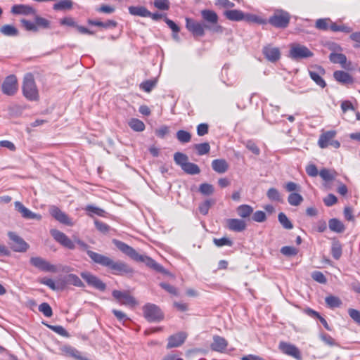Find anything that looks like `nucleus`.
<instances>
[{"label": "nucleus", "mask_w": 360, "mask_h": 360, "mask_svg": "<svg viewBox=\"0 0 360 360\" xmlns=\"http://www.w3.org/2000/svg\"><path fill=\"white\" fill-rule=\"evenodd\" d=\"M113 243L120 251H122L123 253L129 256L134 261L143 262L148 266L158 272H161L165 274H168V271H166L162 265L157 263L154 259L148 257L147 255L139 254L136 250L127 244L117 240H114Z\"/></svg>", "instance_id": "1"}, {"label": "nucleus", "mask_w": 360, "mask_h": 360, "mask_svg": "<svg viewBox=\"0 0 360 360\" xmlns=\"http://www.w3.org/2000/svg\"><path fill=\"white\" fill-rule=\"evenodd\" d=\"M201 16L205 22L206 30L218 34L224 32V27L218 23L219 17L216 12L209 9L202 10Z\"/></svg>", "instance_id": "2"}, {"label": "nucleus", "mask_w": 360, "mask_h": 360, "mask_svg": "<svg viewBox=\"0 0 360 360\" xmlns=\"http://www.w3.org/2000/svg\"><path fill=\"white\" fill-rule=\"evenodd\" d=\"M22 92L26 98L36 101L39 98V93L35 84L34 76L31 73L25 75L22 83Z\"/></svg>", "instance_id": "3"}, {"label": "nucleus", "mask_w": 360, "mask_h": 360, "mask_svg": "<svg viewBox=\"0 0 360 360\" xmlns=\"http://www.w3.org/2000/svg\"><path fill=\"white\" fill-rule=\"evenodd\" d=\"M290 20V13L283 9H276L267 22L276 28H285Z\"/></svg>", "instance_id": "4"}, {"label": "nucleus", "mask_w": 360, "mask_h": 360, "mask_svg": "<svg viewBox=\"0 0 360 360\" xmlns=\"http://www.w3.org/2000/svg\"><path fill=\"white\" fill-rule=\"evenodd\" d=\"M313 53L305 46L298 43L290 45L289 57L295 60L307 58L313 56Z\"/></svg>", "instance_id": "5"}, {"label": "nucleus", "mask_w": 360, "mask_h": 360, "mask_svg": "<svg viewBox=\"0 0 360 360\" xmlns=\"http://www.w3.org/2000/svg\"><path fill=\"white\" fill-rule=\"evenodd\" d=\"M144 317L150 322H159L163 319L160 309L154 304L148 303L143 307Z\"/></svg>", "instance_id": "6"}, {"label": "nucleus", "mask_w": 360, "mask_h": 360, "mask_svg": "<svg viewBox=\"0 0 360 360\" xmlns=\"http://www.w3.org/2000/svg\"><path fill=\"white\" fill-rule=\"evenodd\" d=\"M337 134L336 131L330 130L322 133L319 139L318 145L321 148H326L329 146H333L335 148H338L340 146V143L334 140Z\"/></svg>", "instance_id": "7"}, {"label": "nucleus", "mask_w": 360, "mask_h": 360, "mask_svg": "<svg viewBox=\"0 0 360 360\" xmlns=\"http://www.w3.org/2000/svg\"><path fill=\"white\" fill-rule=\"evenodd\" d=\"M18 89V84L16 77L13 75L6 77L1 84L3 94L7 96H13Z\"/></svg>", "instance_id": "8"}, {"label": "nucleus", "mask_w": 360, "mask_h": 360, "mask_svg": "<svg viewBox=\"0 0 360 360\" xmlns=\"http://www.w3.org/2000/svg\"><path fill=\"white\" fill-rule=\"evenodd\" d=\"M30 264L38 269L45 271L56 273L58 271V268L56 265L51 264L40 257H32L30 258Z\"/></svg>", "instance_id": "9"}, {"label": "nucleus", "mask_w": 360, "mask_h": 360, "mask_svg": "<svg viewBox=\"0 0 360 360\" xmlns=\"http://www.w3.org/2000/svg\"><path fill=\"white\" fill-rule=\"evenodd\" d=\"M112 296L120 302V304L123 305L134 307L138 304L135 298L130 295L127 292H122L115 290L112 291Z\"/></svg>", "instance_id": "10"}, {"label": "nucleus", "mask_w": 360, "mask_h": 360, "mask_svg": "<svg viewBox=\"0 0 360 360\" xmlns=\"http://www.w3.org/2000/svg\"><path fill=\"white\" fill-rule=\"evenodd\" d=\"M106 267L110 269L114 274H127L133 273V269L123 262H114L110 259Z\"/></svg>", "instance_id": "11"}, {"label": "nucleus", "mask_w": 360, "mask_h": 360, "mask_svg": "<svg viewBox=\"0 0 360 360\" xmlns=\"http://www.w3.org/2000/svg\"><path fill=\"white\" fill-rule=\"evenodd\" d=\"M186 28L194 37H203L205 35L206 28L204 24L188 18L186 19Z\"/></svg>", "instance_id": "12"}, {"label": "nucleus", "mask_w": 360, "mask_h": 360, "mask_svg": "<svg viewBox=\"0 0 360 360\" xmlns=\"http://www.w3.org/2000/svg\"><path fill=\"white\" fill-rule=\"evenodd\" d=\"M80 275L89 285L101 291H104L105 290V284L96 276L89 272H82Z\"/></svg>", "instance_id": "13"}, {"label": "nucleus", "mask_w": 360, "mask_h": 360, "mask_svg": "<svg viewBox=\"0 0 360 360\" xmlns=\"http://www.w3.org/2000/svg\"><path fill=\"white\" fill-rule=\"evenodd\" d=\"M51 234L53 238L58 242L60 244L63 245L64 247L73 250L75 248V243L72 240H71L65 233L63 232L56 230L52 229L51 230Z\"/></svg>", "instance_id": "14"}, {"label": "nucleus", "mask_w": 360, "mask_h": 360, "mask_svg": "<svg viewBox=\"0 0 360 360\" xmlns=\"http://www.w3.org/2000/svg\"><path fill=\"white\" fill-rule=\"evenodd\" d=\"M8 235L12 241L11 247L14 251L25 252L27 250L28 245L22 238L13 232H9Z\"/></svg>", "instance_id": "15"}, {"label": "nucleus", "mask_w": 360, "mask_h": 360, "mask_svg": "<svg viewBox=\"0 0 360 360\" xmlns=\"http://www.w3.org/2000/svg\"><path fill=\"white\" fill-rule=\"evenodd\" d=\"M49 212L51 215L55 218L57 221H58L60 223L68 225V226H72L73 222L72 219L69 218V217L63 211H61L58 207L56 206H51L49 208Z\"/></svg>", "instance_id": "16"}, {"label": "nucleus", "mask_w": 360, "mask_h": 360, "mask_svg": "<svg viewBox=\"0 0 360 360\" xmlns=\"http://www.w3.org/2000/svg\"><path fill=\"white\" fill-rule=\"evenodd\" d=\"M15 210L21 214L22 217L26 219L41 220V216L27 209L22 202L16 201L14 203Z\"/></svg>", "instance_id": "17"}, {"label": "nucleus", "mask_w": 360, "mask_h": 360, "mask_svg": "<svg viewBox=\"0 0 360 360\" xmlns=\"http://www.w3.org/2000/svg\"><path fill=\"white\" fill-rule=\"evenodd\" d=\"M278 347L283 353L291 356L296 359H301L300 352L295 345L285 342H281Z\"/></svg>", "instance_id": "18"}, {"label": "nucleus", "mask_w": 360, "mask_h": 360, "mask_svg": "<svg viewBox=\"0 0 360 360\" xmlns=\"http://www.w3.org/2000/svg\"><path fill=\"white\" fill-rule=\"evenodd\" d=\"M309 74L311 79L321 88H324L326 86V83L322 77L325 74V70L322 67H316L314 70H309Z\"/></svg>", "instance_id": "19"}, {"label": "nucleus", "mask_w": 360, "mask_h": 360, "mask_svg": "<svg viewBox=\"0 0 360 360\" xmlns=\"http://www.w3.org/2000/svg\"><path fill=\"white\" fill-rule=\"evenodd\" d=\"M262 53L265 58L271 62H276L281 57L279 49L271 45L265 46L263 48Z\"/></svg>", "instance_id": "20"}, {"label": "nucleus", "mask_w": 360, "mask_h": 360, "mask_svg": "<svg viewBox=\"0 0 360 360\" xmlns=\"http://www.w3.org/2000/svg\"><path fill=\"white\" fill-rule=\"evenodd\" d=\"M226 226L229 230L236 232H241L244 231L247 227L245 221L239 219H226Z\"/></svg>", "instance_id": "21"}, {"label": "nucleus", "mask_w": 360, "mask_h": 360, "mask_svg": "<svg viewBox=\"0 0 360 360\" xmlns=\"http://www.w3.org/2000/svg\"><path fill=\"white\" fill-rule=\"evenodd\" d=\"M329 60L335 64H340L344 69H349L351 62L347 63V57L345 54L340 53H330Z\"/></svg>", "instance_id": "22"}, {"label": "nucleus", "mask_w": 360, "mask_h": 360, "mask_svg": "<svg viewBox=\"0 0 360 360\" xmlns=\"http://www.w3.org/2000/svg\"><path fill=\"white\" fill-rule=\"evenodd\" d=\"M334 79L342 84H352L354 83V78L348 72L343 70H336L333 72Z\"/></svg>", "instance_id": "23"}, {"label": "nucleus", "mask_w": 360, "mask_h": 360, "mask_svg": "<svg viewBox=\"0 0 360 360\" xmlns=\"http://www.w3.org/2000/svg\"><path fill=\"white\" fill-rule=\"evenodd\" d=\"M11 12L16 15H34L36 14V11L34 8L24 4L14 5L11 8Z\"/></svg>", "instance_id": "24"}, {"label": "nucleus", "mask_w": 360, "mask_h": 360, "mask_svg": "<svg viewBox=\"0 0 360 360\" xmlns=\"http://www.w3.org/2000/svg\"><path fill=\"white\" fill-rule=\"evenodd\" d=\"M186 338V333L181 332L171 335L168 339L167 348L177 347L181 345Z\"/></svg>", "instance_id": "25"}, {"label": "nucleus", "mask_w": 360, "mask_h": 360, "mask_svg": "<svg viewBox=\"0 0 360 360\" xmlns=\"http://www.w3.org/2000/svg\"><path fill=\"white\" fill-rule=\"evenodd\" d=\"M228 345L227 341L222 337L214 335L213 337V342L211 344L212 350L223 352Z\"/></svg>", "instance_id": "26"}, {"label": "nucleus", "mask_w": 360, "mask_h": 360, "mask_svg": "<svg viewBox=\"0 0 360 360\" xmlns=\"http://www.w3.org/2000/svg\"><path fill=\"white\" fill-rule=\"evenodd\" d=\"M87 255L91 259V260L96 264L103 266H107V265L109 264L108 262L110 258L108 257L98 254L91 250H87Z\"/></svg>", "instance_id": "27"}, {"label": "nucleus", "mask_w": 360, "mask_h": 360, "mask_svg": "<svg viewBox=\"0 0 360 360\" xmlns=\"http://www.w3.org/2000/svg\"><path fill=\"white\" fill-rule=\"evenodd\" d=\"M212 167L217 173H225L229 168L227 162L224 159H216L212 162Z\"/></svg>", "instance_id": "28"}, {"label": "nucleus", "mask_w": 360, "mask_h": 360, "mask_svg": "<svg viewBox=\"0 0 360 360\" xmlns=\"http://www.w3.org/2000/svg\"><path fill=\"white\" fill-rule=\"evenodd\" d=\"M224 15L227 19L232 21L244 20L245 13L240 10H228L224 12Z\"/></svg>", "instance_id": "29"}, {"label": "nucleus", "mask_w": 360, "mask_h": 360, "mask_svg": "<svg viewBox=\"0 0 360 360\" xmlns=\"http://www.w3.org/2000/svg\"><path fill=\"white\" fill-rule=\"evenodd\" d=\"M129 12L132 15L147 17L150 15V12L144 6H130Z\"/></svg>", "instance_id": "30"}, {"label": "nucleus", "mask_w": 360, "mask_h": 360, "mask_svg": "<svg viewBox=\"0 0 360 360\" xmlns=\"http://www.w3.org/2000/svg\"><path fill=\"white\" fill-rule=\"evenodd\" d=\"M333 23V22L329 18H319L316 20L315 27L319 30L326 31L328 29L331 30V24Z\"/></svg>", "instance_id": "31"}, {"label": "nucleus", "mask_w": 360, "mask_h": 360, "mask_svg": "<svg viewBox=\"0 0 360 360\" xmlns=\"http://www.w3.org/2000/svg\"><path fill=\"white\" fill-rule=\"evenodd\" d=\"M328 226L331 231L336 233H342L345 229L342 222L335 218L329 220Z\"/></svg>", "instance_id": "32"}, {"label": "nucleus", "mask_w": 360, "mask_h": 360, "mask_svg": "<svg viewBox=\"0 0 360 360\" xmlns=\"http://www.w3.org/2000/svg\"><path fill=\"white\" fill-rule=\"evenodd\" d=\"M244 20L248 22H255L259 25H266L267 23L266 19L251 13H245Z\"/></svg>", "instance_id": "33"}, {"label": "nucleus", "mask_w": 360, "mask_h": 360, "mask_svg": "<svg viewBox=\"0 0 360 360\" xmlns=\"http://www.w3.org/2000/svg\"><path fill=\"white\" fill-rule=\"evenodd\" d=\"M0 32L4 36L15 37L18 35V30L13 25H5L0 28Z\"/></svg>", "instance_id": "34"}, {"label": "nucleus", "mask_w": 360, "mask_h": 360, "mask_svg": "<svg viewBox=\"0 0 360 360\" xmlns=\"http://www.w3.org/2000/svg\"><path fill=\"white\" fill-rule=\"evenodd\" d=\"M65 281L68 284L73 285L76 287L83 288L84 287V283L82 280L75 274H68L65 277Z\"/></svg>", "instance_id": "35"}, {"label": "nucleus", "mask_w": 360, "mask_h": 360, "mask_svg": "<svg viewBox=\"0 0 360 360\" xmlns=\"http://www.w3.org/2000/svg\"><path fill=\"white\" fill-rule=\"evenodd\" d=\"M236 211L239 217L247 218L253 212V208L248 205H242L238 207Z\"/></svg>", "instance_id": "36"}, {"label": "nucleus", "mask_w": 360, "mask_h": 360, "mask_svg": "<svg viewBox=\"0 0 360 360\" xmlns=\"http://www.w3.org/2000/svg\"><path fill=\"white\" fill-rule=\"evenodd\" d=\"M342 253V245L338 240H334L332 243L331 246V254L334 259H339Z\"/></svg>", "instance_id": "37"}, {"label": "nucleus", "mask_w": 360, "mask_h": 360, "mask_svg": "<svg viewBox=\"0 0 360 360\" xmlns=\"http://www.w3.org/2000/svg\"><path fill=\"white\" fill-rule=\"evenodd\" d=\"M181 169L186 173L191 175L198 174L200 172V169L197 165L189 162L184 165Z\"/></svg>", "instance_id": "38"}, {"label": "nucleus", "mask_w": 360, "mask_h": 360, "mask_svg": "<svg viewBox=\"0 0 360 360\" xmlns=\"http://www.w3.org/2000/svg\"><path fill=\"white\" fill-rule=\"evenodd\" d=\"M174 160L177 165L182 168L188 162V158L184 153L176 152L174 155Z\"/></svg>", "instance_id": "39"}, {"label": "nucleus", "mask_w": 360, "mask_h": 360, "mask_svg": "<svg viewBox=\"0 0 360 360\" xmlns=\"http://www.w3.org/2000/svg\"><path fill=\"white\" fill-rule=\"evenodd\" d=\"M325 301H326V304L330 307V308H336V307H340L342 304V301L341 300L336 297V296H333V295H330V296H328L326 297L325 299Z\"/></svg>", "instance_id": "40"}, {"label": "nucleus", "mask_w": 360, "mask_h": 360, "mask_svg": "<svg viewBox=\"0 0 360 360\" xmlns=\"http://www.w3.org/2000/svg\"><path fill=\"white\" fill-rule=\"evenodd\" d=\"M302 201V196L297 193H292L288 195V203L292 206H298Z\"/></svg>", "instance_id": "41"}, {"label": "nucleus", "mask_w": 360, "mask_h": 360, "mask_svg": "<svg viewBox=\"0 0 360 360\" xmlns=\"http://www.w3.org/2000/svg\"><path fill=\"white\" fill-rule=\"evenodd\" d=\"M129 126L136 131H142L145 129L144 123L138 119H131L129 122Z\"/></svg>", "instance_id": "42"}, {"label": "nucleus", "mask_w": 360, "mask_h": 360, "mask_svg": "<svg viewBox=\"0 0 360 360\" xmlns=\"http://www.w3.org/2000/svg\"><path fill=\"white\" fill-rule=\"evenodd\" d=\"M331 31L350 33L352 32V28L345 24L338 25L336 22H333V23L331 24Z\"/></svg>", "instance_id": "43"}, {"label": "nucleus", "mask_w": 360, "mask_h": 360, "mask_svg": "<svg viewBox=\"0 0 360 360\" xmlns=\"http://www.w3.org/2000/svg\"><path fill=\"white\" fill-rule=\"evenodd\" d=\"M278 219L281 224L283 226V228L286 229H292L293 228L292 224L284 213H279Z\"/></svg>", "instance_id": "44"}, {"label": "nucleus", "mask_w": 360, "mask_h": 360, "mask_svg": "<svg viewBox=\"0 0 360 360\" xmlns=\"http://www.w3.org/2000/svg\"><path fill=\"white\" fill-rule=\"evenodd\" d=\"M320 176L326 181H329L335 179V172L328 169H323L319 172Z\"/></svg>", "instance_id": "45"}, {"label": "nucleus", "mask_w": 360, "mask_h": 360, "mask_svg": "<svg viewBox=\"0 0 360 360\" xmlns=\"http://www.w3.org/2000/svg\"><path fill=\"white\" fill-rule=\"evenodd\" d=\"M20 22L22 25V27L27 30L30 32H37L38 31V28L37 27V25L34 22H32L30 20H27L26 19H22L20 20Z\"/></svg>", "instance_id": "46"}, {"label": "nucleus", "mask_w": 360, "mask_h": 360, "mask_svg": "<svg viewBox=\"0 0 360 360\" xmlns=\"http://www.w3.org/2000/svg\"><path fill=\"white\" fill-rule=\"evenodd\" d=\"M176 138L181 143H188L191 141V135L184 130H179L176 132Z\"/></svg>", "instance_id": "47"}, {"label": "nucleus", "mask_w": 360, "mask_h": 360, "mask_svg": "<svg viewBox=\"0 0 360 360\" xmlns=\"http://www.w3.org/2000/svg\"><path fill=\"white\" fill-rule=\"evenodd\" d=\"M72 6V2L70 0H62L55 4L53 8L55 10L70 9Z\"/></svg>", "instance_id": "48"}, {"label": "nucleus", "mask_w": 360, "mask_h": 360, "mask_svg": "<svg viewBox=\"0 0 360 360\" xmlns=\"http://www.w3.org/2000/svg\"><path fill=\"white\" fill-rule=\"evenodd\" d=\"M85 210L89 212V216L92 217L93 214H96L98 216H103L105 211L98 207L94 205H87Z\"/></svg>", "instance_id": "49"}, {"label": "nucleus", "mask_w": 360, "mask_h": 360, "mask_svg": "<svg viewBox=\"0 0 360 360\" xmlns=\"http://www.w3.org/2000/svg\"><path fill=\"white\" fill-rule=\"evenodd\" d=\"M195 148L197 150L198 155H202L209 153L210 146L208 143H202L195 145Z\"/></svg>", "instance_id": "50"}, {"label": "nucleus", "mask_w": 360, "mask_h": 360, "mask_svg": "<svg viewBox=\"0 0 360 360\" xmlns=\"http://www.w3.org/2000/svg\"><path fill=\"white\" fill-rule=\"evenodd\" d=\"M39 311L46 317H51L53 314L51 307L46 302L41 303L39 306Z\"/></svg>", "instance_id": "51"}, {"label": "nucleus", "mask_w": 360, "mask_h": 360, "mask_svg": "<svg viewBox=\"0 0 360 360\" xmlns=\"http://www.w3.org/2000/svg\"><path fill=\"white\" fill-rule=\"evenodd\" d=\"M266 195L271 200L278 202L281 200V195L278 190H276V188H269L267 191Z\"/></svg>", "instance_id": "52"}, {"label": "nucleus", "mask_w": 360, "mask_h": 360, "mask_svg": "<svg viewBox=\"0 0 360 360\" xmlns=\"http://www.w3.org/2000/svg\"><path fill=\"white\" fill-rule=\"evenodd\" d=\"M281 252L285 256H295L297 254L298 250L292 246H284L281 248Z\"/></svg>", "instance_id": "53"}, {"label": "nucleus", "mask_w": 360, "mask_h": 360, "mask_svg": "<svg viewBox=\"0 0 360 360\" xmlns=\"http://www.w3.org/2000/svg\"><path fill=\"white\" fill-rule=\"evenodd\" d=\"M34 20H35V24L37 25V28L39 27H43V28L49 27L50 22L48 20H46L44 18L39 17V16L37 15L36 14L34 15Z\"/></svg>", "instance_id": "54"}, {"label": "nucleus", "mask_w": 360, "mask_h": 360, "mask_svg": "<svg viewBox=\"0 0 360 360\" xmlns=\"http://www.w3.org/2000/svg\"><path fill=\"white\" fill-rule=\"evenodd\" d=\"M154 6L159 10L167 11L169 8L168 0H154Z\"/></svg>", "instance_id": "55"}, {"label": "nucleus", "mask_w": 360, "mask_h": 360, "mask_svg": "<svg viewBox=\"0 0 360 360\" xmlns=\"http://www.w3.org/2000/svg\"><path fill=\"white\" fill-rule=\"evenodd\" d=\"M213 242L217 247H222L224 245L231 246L233 244V242L226 237L221 238H214Z\"/></svg>", "instance_id": "56"}, {"label": "nucleus", "mask_w": 360, "mask_h": 360, "mask_svg": "<svg viewBox=\"0 0 360 360\" xmlns=\"http://www.w3.org/2000/svg\"><path fill=\"white\" fill-rule=\"evenodd\" d=\"M348 314L356 323L360 325V311L349 308L348 309Z\"/></svg>", "instance_id": "57"}, {"label": "nucleus", "mask_w": 360, "mask_h": 360, "mask_svg": "<svg viewBox=\"0 0 360 360\" xmlns=\"http://www.w3.org/2000/svg\"><path fill=\"white\" fill-rule=\"evenodd\" d=\"M311 277L314 281H316V282H318L319 283L324 284L327 282V279H326V276L321 271H314L311 274Z\"/></svg>", "instance_id": "58"}, {"label": "nucleus", "mask_w": 360, "mask_h": 360, "mask_svg": "<svg viewBox=\"0 0 360 360\" xmlns=\"http://www.w3.org/2000/svg\"><path fill=\"white\" fill-rule=\"evenodd\" d=\"M199 191L203 195H210L214 192V188L211 184H202L200 186Z\"/></svg>", "instance_id": "59"}, {"label": "nucleus", "mask_w": 360, "mask_h": 360, "mask_svg": "<svg viewBox=\"0 0 360 360\" xmlns=\"http://www.w3.org/2000/svg\"><path fill=\"white\" fill-rule=\"evenodd\" d=\"M320 338L326 345L329 346H334L336 345L335 340L330 335L326 333H321Z\"/></svg>", "instance_id": "60"}, {"label": "nucleus", "mask_w": 360, "mask_h": 360, "mask_svg": "<svg viewBox=\"0 0 360 360\" xmlns=\"http://www.w3.org/2000/svg\"><path fill=\"white\" fill-rule=\"evenodd\" d=\"M211 205H212L211 200H205L204 202L201 203L199 205V211H200V212L202 214H203V215H206L208 213L210 207H211Z\"/></svg>", "instance_id": "61"}, {"label": "nucleus", "mask_w": 360, "mask_h": 360, "mask_svg": "<svg viewBox=\"0 0 360 360\" xmlns=\"http://www.w3.org/2000/svg\"><path fill=\"white\" fill-rule=\"evenodd\" d=\"M155 86V82L152 80H147L141 84V88L146 92H150Z\"/></svg>", "instance_id": "62"}, {"label": "nucleus", "mask_w": 360, "mask_h": 360, "mask_svg": "<svg viewBox=\"0 0 360 360\" xmlns=\"http://www.w3.org/2000/svg\"><path fill=\"white\" fill-rule=\"evenodd\" d=\"M60 23L61 25L68 26L76 27L77 24L75 21V20L71 17H65L60 20Z\"/></svg>", "instance_id": "63"}, {"label": "nucleus", "mask_w": 360, "mask_h": 360, "mask_svg": "<svg viewBox=\"0 0 360 360\" xmlns=\"http://www.w3.org/2000/svg\"><path fill=\"white\" fill-rule=\"evenodd\" d=\"M48 327L51 329L55 333H58V335H60L62 336L66 337L68 335V332L66 330L61 326H48Z\"/></svg>", "instance_id": "64"}]
</instances>
